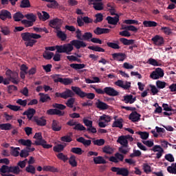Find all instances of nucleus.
<instances>
[{
	"label": "nucleus",
	"mask_w": 176,
	"mask_h": 176,
	"mask_svg": "<svg viewBox=\"0 0 176 176\" xmlns=\"http://www.w3.org/2000/svg\"><path fill=\"white\" fill-rule=\"evenodd\" d=\"M74 46L76 49L79 50L82 47H86L87 44L83 41L72 40L69 43L63 44L62 45H56V53L71 54V52L74 50Z\"/></svg>",
	"instance_id": "1"
},
{
	"label": "nucleus",
	"mask_w": 176,
	"mask_h": 176,
	"mask_svg": "<svg viewBox=\"0 0 176 176\" xmlns=\"http://www.w3.org/2000/svg\"><path fill=\"white\" fill-rule=\"evenodd\" d=\"M21 38L24 41L26 47H32L35 43H36V40L41 39L42 36L41 34L31 33V32H24L21 34Z\"/></svg>",
	"instance_id": "2"
},
{
	"label": "nucleus",
	"mask_w": 176,
	"mask_h": 176,
	"mask_svg": "<svg viewBox=\"0 0 176 176\" xmlns=\"http://www.w3.org/2000/svg\"><path fill=\"white\" fill-rule=\"evenodd\" d=\"M72 91L76 94V96H78L80 98H85L86 97L88 98V100H94L96 98V94L94 93H86L83 91H82V89L79 87H74L72 86L71 87Z\"/></svg>",
	"instance_id": "3"
},
{
	"label": "nucleus",
	"mask_w": 176,
	"mask_h": 176,
	"mask_svg": "<svg viewBox=\"0 0 176 176\" xmlns=\"http://www.w3.org/2000/svg\"><path fill=\"white\" fill-rule=\"evenodd\" d=\"M61 74H54L52 75V79L54 80V83H61L62 85H64L65 86H69V85H71L72 82H74V80L70 78H61Z\"/></svg>",
	"instance_id": "4"
},
{
	"label": "nucleus",
	"mask_w": 176,
	"mask_h": 176,
	"mask_svg": "<svg viewBox=\"0 0 176 176\" xmlns=\"http://www.w3.org/2000/svg\"><path fill=\"white\" fill-rule=\"evenodd\" d=\"M7 79L10 80L14 85H19V74L16 72H12L10 69H8L6 72Z\"/></svg>",
	"instance_id": "5"
},
{
	"label": "nucleus",
	"mask_w": 176,
	"mask_h": 176,
	"mask_svg": "<svg viewBox=\"0 0 176 176\" xmlns=\"http://www.w3.org/2000/svg\"><path fill=\"white\" fill-rule=\"evenodd\" d=\"M163 76H164V70L160 67L156 68L155 71L152 72L150 74V78L154 80L160 79V78H163Z\"/></svg>",
	"instance_id": "6"
},
{
	"label": "nucleus",
	"mask_w": 176,
	"mask_h": 176,
	"mask_svg": "<svg viewBox=\"0 0 176 176\" xmlns=\"http://www.w3.org/2000/svg\"><path fill=\"white\" fill-rule=\"evenodd\" d=\"M49 25L56 31L58 30H61V25H63V21H61V19L58 18H55L50 21Z\"/></svg>",
	"instance_id": "7"
},
{
	"label": "nucleus",
	"mask_w": 176,
	"mask_h": 176,
	"mask_svg": "<svg viewBox=\"0 0 176 176\" xmlns=\"http://www.w3.org/2000/svg\"><path fill=\"white\" fill-rule=\"evenodd\" d=\"M93 19L89 18V16H78L77 17V23L78 27H83L85 24H90L93 23Z\"/></svg>",
	"instance_id": "8"
},
{
	"label": "nucleus",
	"mask_w": 176,
	"mask_h": 176,
	"mask_svg": "<svg viewBox=\"0 0 176 176\" xmlns=\"http://www.w3.org/2000/svg\"><path fill=\"white\" fill-rule=\"evenodd\" d=\"M55 96L67 100V98H69V97H74V92L69 89H66V90L62 93L56 92Z\"/></svg>",
	"instance_id": "9"
},
{
	"label": "nucleus",
	"mask_w": 176,
	"mask_h": 176,
	"mask_svg": "<svg viewBox=\"0 0 176 176\" xmlns=\"http://www.w3.org/2000/svg\"><path fill=\"white\" fill-rule=\"evenodd\" d=\"M116 86H118V87H121L124 90H129L131 87V82L129 81H123L122 80H118L115 82Z\"/></svg>",
	"instance_id": "10"
},
{
	"label": "nucleus",
	"mask_w": 176,
	"mask_h": 176,
	"mask_svg": "<svg viewBox=\"0 0 176 176\" xmlns=\"http://www.w3.org/2000/svg\"><path fill=\"white\" fill-rule=\"evenodd\" d=\"M111 171L116 173L117 175L127 176L129 175V170L126 168L112 167Z\"/></svg>",
	"instance_id": "11"
},
{
	"label": "nucleus",
	"mask_w": 176,
	"mask_h": 176,
	"mask_svg": "<svg viewBox=\"0 0 176 176\" xmlns=\"http://www.w3.org/2000/svg\"><path fill=\"white\" fill-rule=\"evenodd\" d=\"M151 41L153 42V45L156 46H163L164 45V38L159 35H155L151 38Z\"/></svg>",
	"instance_id": "12"
},
{
	"label": "nucleus",
	"mask_w": 176,
	"mask_h": 176,
	"mask_svg": "<svg viewBox=\"0 0 176 176\" xmlns=\"http://www.w3.org/2000/svg\"><path fill=\"white\" fill-rule=\"evenodd\" d=\"M104 94L111 97H116V96H119V92L112 87H104Z\"/></svg>",
	"instance_id": "13"
},
{
	"label": "nucleus",
	"mask_w": 176,
	"mask_h": 176,
	"mask_svg": "<svg viewBox=\"0 0 176 176\" xmlns=\"http://www.w3.org/2000/svg\"><path fill=\"white\" fill-rule=\"evenodd\" d=\"M124 160V155L121 153H116L115 154V157L111 156L109 157V162H112L113 163H119L120 162H123Z\"/></svg>",
	"instance_id": "14"
},
{
	"label": "nucleus",
	"mask_w": 176,
	"mask_h": 176,
	"mask_svg": "<svg viewBox=\"0 0 176 176\" xmlns=\"http://www.w3.org/2000/svg\"><path fill=\"white\" fill-rule=\"evenodd\" d=\"M153 152H158L156 153V159H160L163 156V152L164 150L160 145H155L151 149Z\"/></svg>",
	"instance_id": "15"
},
{
	"label": "nucleus",
	"mask_w": 176,
	"mask_h": 176,
	"mask_svg": "<svg viewBox=\"0 0 176 176\" xmlns=\"http://www.w3.org/2000/svg\"><path fill=\"white\" fill-rule=\"evenodd\" d=\"M129 119L131 120L133 123H135V122H140V120H141V115L137 111H133L129 115Z\"/></svg>",
	"instance_id": "16"
},
{
	"label": "nucleus",
	"mask_w": 176,
	"mask_h": 176,
	"mask_svg": "<svg viewBox=\"0 0 176 176\" xmlns=\"http://www.w3.org/2000/svg\"><path fill=\"white\" fill-rule=\"evenodd\" d=\"M0 19L1 20H6L7 19H12V14L7 10H1L0 11Z\"/></svg>",
	"instance_id": "17"
},
{
	"label": "nucleus",
	"mask_w": 176,
	"mask_h": 176,
	"mask_svg": "<svg viewBox=\"0 0 176 176\" xmlns=\"http://www.w3.org/2000/svg\"><path fill=\"white\" fill-rule=\"evenodd\" d=\"M106 20L108 24H111L112 25H116L118 23H119V14H116V16L113 17L108 16L106 18Z\"/></svg>",
	"instance_id": "18"
},
{
	"label": "nucleus",
	"mask_w": 176,
	"mask_h": 176,
	"mask_svg": "<svg viewBox=\"0 0 176 176\" xmlns=\"http://www.w3.org/2000/svg\"><path fill=\"white\" fill-rule=\"evenodd\" d=\"M89 5H94L95 10H104V3L102 2L93 3V0H88Z\"/></svg>",
	"instance_id": "19"
},
{
	"label": "nucleus",
	"mask_w": 176,
	"mask_h": 176,
	"mask_svg": "<svg viewBox=\"0 0 176 176\" xmlns=\"http://www.w3.org/2000/svg\"><path fill=\"white\" fill-rule=\"evenodd\" d=\"M65 112L57 109H50L47 111V115H57L58 116H64Z\"/></svg>",
	"instance_id": "20"
},
{
	"label": "nucleus",
	"mask_w": 176,
	"mask_h": 176,
	"mask_svg": "<svg viewBox=\"0 0 176 176\" xmlns=\"http://www.w3.org/2000/svg\"><path fill=\"white\" fill-rule=\"evenodd\" d=\"M33 121L36 123L37 126H41V127H43V126H46L47 121L46 119H45V117H34Z\"/></svg>",
	"instance_id": "21"
},
{
	"label": "nucleus",
	"mask_w": 176,
	"mask_h": 176,
	"mask_svg": "<svg viewBox=\"0 0 176 176\" xmlns=\"http://www.w3.org/2000/svg\"><path fill=\"white\" fill-rule=\"evenodd\" d=\"M111 32L110 29L108 28H101L100 27L96 28L94 32L96 34V35H102L104 34H109Z\"/></svg>",
	"instance_id": "22"
},
{
	"label": "nucleus",
	"mask_w": 176,
	"mask_h": 176,
	"mask_svg": "<svg viewBox=\"0 0 176 176\" xmlns=\"http://www.w3.org/2000/svg\"><path fill=\"white\" fill-rule=\"evenodd\" d=\"M96 108L100 109L101 111H105V109H108V108H109V106L107 103L100 101V99H98L96 102Z\"/></svg>",
	"instance_id": "23"
},
{
	"label": "nucleus",
	"mask_w": 176,
	"mask_h": 176,
	"mask_svg": "<svg viewBox=\"0 0 176 176\" xmlns=\"http://www.w3.org/2000/svg\"><path fill=\"white\" fill-rule=\"evenodd\" d=\"M117 142L118 144H120V145H122V146H124V148L129 147V140H126V137L124 135H121L118 137Z\"/></svg>",
	"instance_id": "24"
},
{
	"label": "nucleus",
	"mask_w": 176,
	"mask_h": 176,
	"mask_svg": "<svg viewBox=\"0 0 176 176\" xmlns=\"http://www.w3.org/2000/svg\"><path fill=\"white\" fill-rule=\"evenodd\" d=\"M35 113H36V110L32 108H29L27 111L23 112V115L26 116L28 119H29V120H31V119L34 118Z\"/></svg>",
	"instance_id": "25"
},
{
	"label": "nucleus",
	"mask_w": 176,
	"mask_h": 176,
	"mask_svg": "<svg viewBox=\"0 0 176 176\" xmlns=\"http://www.w3.org/2000/svg\"><path fill=\"white\" fill-rule=\"evenodd\" d=\"M137 100V98H133V95H126L124 96V99L122 101L125 102V104H134L135 101Z\"/></svg>",
	"instance_id": "26"
},
{
	"label": "nucleus",
	"mask_w": 176,
	"mask_h": 176,
	"mask_svg": "<svg viewBox=\"0 0 176 176\" xmlns=\"http://www.w3.org/2000/svg\"><path fill=\"white\" fill-rule=\"evenodd\" d=\"M37 16L39 20H42V21H46V20H49L50 19V14H49L46 11H42V13L38 12Z\"/></svg>",
	"instance_id": "27"
},
{
	"label": "nucleus",
	"mask_w": 176,
	"mask_h": 176,
	"mask_svg": "<svg viewBox=\"0 0 176 176\" xmlns=\"http://www.w3.org/2000/svg\"><path fill=\"white\" fill-rule=\"evenodd\" d=\"M112 57L113 60H116L117 61H124V58H126V54L123 53H114L112 54Z\"/></svg>",
	"instance_id": "28"
},
{
	"label": "nucleus",
	"mask_w": 176,
	"mask_h": 176,
	"mask_svg": "<svg viewBox=\"0 0 176 176\" xmlns=\"http://www.w3.org/2000/svg\"><path fill=\"white\" fill-rule=\"evenodd\" d=\"M33 145H41L43 146V148H44V149H50V148L53 147V145L47 144V142H46L45 140L40 142H35Z\"/></svg>",
	"instance_id": "29"
},
{
	"label": "nucleus",
	"mask_w": 176,
	"mask_h": 176,
	"mask_svg": "<svg viewBox=\"0 0 176 176\" xmlns=\"http://www.w3.org/2000/svg\"><path fill=\"white\" fill-rule=\"evenodd\" d=\"M77 142H80V144H82L84 146H90L91 145V140H86L83 137H80L76 139Z\"/></svg>",
	"instance_id": "30"
},
{
	"label": "nucleus",
	"mask_w": 176,
	"mask_h": 176,
	"mask_svg": "<svg viewBox=\"0 0 176 176\" xmlns=\"http://www.w3.org/2000/svg\"><path fill=\"white\" fill-rule=\"evenodd\" d=\"M61 125H60V122L56 120L52 121V129L53 131H60L61 130Z\"/></svg>",
	"instance_id": "31"
},
{
	"label": "nucleus",
	"mask_w": 176,
	"mask_h": 176,
	"mask_svg": "<svg viewBox=\"0 0 176 176\" xmlns=\"http://www.w3.org/2000/svg\"><path fill=\"white\" fill-rule=\"evenodd\" d=\"M112 127H118V129H123V119L122 118L115 120L112 124Z\"/></svg>",
	"instance_id": "32"
},
{
	"label": "nucleus",
	"mask_w": 176,
	"mask_h": 176,
	"mask_svg": "<svg viewBox=\"0 0 176 176\" xmlns=\"http://www.w3.org/2000/svg\"><path fill=\"white\" fill-rule=\"evenodd\" d=\"M18 142L19 144H21V145L26 146V148H28V146H31V145H32V141L30 140L21 139L18 140Z\"/></svg>",
	"instance_id": "33"
},
{
	"label": "nucleus",
	"mask_w": 176,
	"mask_h": 176,
	"mask_svg": "<svg viewBox=\"0 0 176 176\" xmlns=\"http://www.w3.org/2000/svg\"><path fill=\"white\" fill-rule=\"evenodd\" d=\"M94 162L95 164H107V161L102 156L94 157Z\"/></svg>",
	"instance_id": "34"
},
{
	"label": "nucleus",
	"mask_w": 176,
	"mask_h": 176,
	"mask_svg": "<svg viewBox=\"0 0 176 176\" xmlns=\"http://www.w3.org/2000/svg\"><path fill=\"white\" fill-rule=\"evenodd\" d=\"M93 38V34L90 32H85L82 34V42L83 41H87V42H90Z\"/></svg>",
	"instance_id": "35"
},
{
	"label": "nucleus",
	"mask_w": 176,
	"mask_h": 176,
	"mask_svg": "<svg viewBox=\"0 0 176 176\" xmlns=\"http://www.w3.org/2000/svg\"><path fill=\"white\" fill-rule=\"evenodd\" d=\"M13 129V125L10 123L0 124V130H5L6 131H9Z\"/></svg>",
	"instance_id": "36"
},
{
	"label": "nucleus",
	"mask_w": 176,
	"mask_h": 176,
	"mask_svg": "<svg viewBox=\"0 0 176 176\" xmlns=\"http://www.w3.org/2000/svg\"><path fill=\"white\" fill-rule=\"evenodd\" d=\"M143 25L146 28L157 27V23L153 21H144Z\"/></svg>",
	"instance_id": "37"
},
{
	"label": "nucleus",
	"mask_w": 176,
	"mask_h": 176,
	"mask_svg": "<svg viewBox=\"0 0 176 176\" xmlns=\"http://www.w3.org/2000/svg\"><path fill=\"white\" fill-rule=\"evenodd\" d=\"M56 36L59 39H61V41H67V34L61 31V30H56Z\"/></svg>",
	"instance_id": "38"
},
{
	"label": "nucleus",
	"mask_w": 176,
	"mask_h": 176,
	"mask_svg": "<svg viewBox=\"0 0 176 176\" xmlns=\"http://www.w3.org/2000/svg\"><path fill=\"white\" fill-rule=\"evenodd\" d=\"M10 149H11L10 153L12 156H14V157H17V156L20 155V152H19V151H20V147L11 146Z\"/></svg>",
	"instance_id": "39"
},
{
	"label": "nucleus",
	"mask_w": 176,
	"mask_h": 176,
	"mask_svg": "<svg viewBox=\"0 0 176 176\" xmlns=\"http://www.w3.org/2000/svg\"><path fill=\"white\" fill-rule=\"evenodd\" d=\"M107 45L108 46V47H111V49H114L116 50L120 49V45H119V41H116V43L107 42Z\"/></svg>",
	"instance_id": "40"
},
{
	"label": "nucleus",
	"mask_w": 176,
	"mask_h": 176,
	"mask_svg": "<svg viewBox=\"0 0 176 176\" xmlns=\"http://www.w3.org/2000/svg\"><path fill=\"white\" fill-rule=\"evenodd\" d=\"M10 173H12L13 174H16V175H19L20 173H21V170L19 166H10Z\"/></svg>",
	"instance_id": "41"
},
{
	"label": "nucleus",
	"mask_w": 176,
	"mask_h": 176,
	"mask_svg": "<svg viewBox=\"0 0 176 176\" xmlns=\"http://www.w3.org/2000/svg\"><path fill=\"white\" fill-rule=\"evenodd\" d=\"M38 96H40L41 102H46L47 100H52V98H50V96H49V95L45 94L43 93H39Z\"/></svg>",
	"instance_id": "42"
},
{
	"label": "nucleus",
	"mask_w": 176,
	"mask_h": 176,
	"mask_svg": "<svg viewBox=\"0 0 176 176\" xmlns=\"http://www.w3.org/2000/svg\"><path fill=\"white\" fill-rule=\"evenodd\" d=\"M25 19L33 23H35L36 21V15L34 13L26 14L25 15Z\"/></svg>",
	"instance_id": "43"
},
{
	"label": "nucleus",
	"mask_w": 176,
	"mask_h": 176,
	"mask_svg": "<svg viewBox=\"0 0 176 176\" xmlns=\"http://www.w3.org/2000/svg\"><path fill=\"white\" fill-rule=\"evenodd\" d=\"M70 67L74 69H83V68H86V65L81 63H72L70 65Z\"/></svg>",
	"instance_id": "44"
},
{
	"label": "nucleus",
	"mask_w": 176,
	"mask_h": 176,
	"mask_svg": "<svg viewBox=\"0 0 176 176\" xmlns=\"http://www.w3.org/2000/svg\"><path fill=\"white\" fill-rule=\"evenodd\" d=\"M24 17L25 16L20 12H16L13 16L14 21H21V19H24Z\"/></svg>",
	"instance_id": "45"
},
{
	"label": "nucleus",
	"mask_w": 176,
	"mask_h": 176,
	"mask_svg": "<svg viewBox=\"0 0 176 176\" xmlns=\"http://www.w3.org/2000/svg\"><path fill=\"white\" fill-rule=\"evenodd\" d=\"M162 108L164 111L166 112H173V113H176V109H173V107H169L168 104L164 103L162 104Z\"/></svg>",
	"instance_id": "46"
},
{
	"label": "nucleus",
	"mask_w": 176,
	"mask_h": 176,
	"mask_svg": "<svg viewBox=\"0 0 176 176\" xmlns=\"http://www.w3.org/2000/svg\"><path fill=\"white\" fill-rule=\"evenodd\" d=\"M88 49H89V50H93L94 52H99L101 53H105V50L99 46H89Z\"/></svg>",
	"instance_id": "47"
},
{
	"label": "nucleus",
	"mask_w": 176,
	"mask_h": 176,
	"mask_svg": "<svg viewBox=\"0 0 176 176\" xmlns=\"http://www.w3.org/2000/svg\"><path fill=\"white\" fill-rule=\"evenodd\" d=\"M120 41L122 42L124 45H134V40L133 39L129 40L126 38H120Z\"/></svg>",
	"instance_id": "48"
},
{
	"label": "nucleus",
	"mask_w": 176,
	"mask_h": 176,
	"mask_svg": "<svg viewBox=\"0 0 176 176\" xmlns=\"http://www.w3.org/2000/svg\"><path fill=\"white\" fill-rule=\"evenodd\" d=\"M76 157L75 155H71L69 159V163L72 167H76L78 166V162H76Z\"/></svg>",
	"instance_id": "49"
},
{
	"label": "nucleus",
	"mask_w": 176,
	"mask_h": 176,
	"mask_svg": "<svg viewBox=\"0 0 176 176\" xmlns=\"http://www.w3.org/2000/svg\"><path fill=\"white\" fill-rule=\"evenodd\" d=\"M103 153H107V155H112L113 153V148L110 146H105L102 148Z\"/></svg>",
	"instance_id": "50"
},
{
	"label": "nucleus",
	"mask_w": 176,
	"mask_h": 176,
	"mask_svg": "<svg viewBox=\"0 0 176 176\" xmlns=\"http://www.w3.org/2000/svg\"><path fill=\"white\" fill-rule=\"evenodd\" d=\"M20 8H31V3L30 2V0H22L20 4Z\"/></svg>",
	"instance_id": "51"
},
{
	"label": "nucleus",
	"mask_w": 176,
	"mask_h": 176,
	"mask_svg": "<svg viewBox=\"0 0 176 176\" xmlns=\"http://www.w3.org/2000/svg\"><path fill=\"white\" fill-rule=\"evenodd\" d=\"M53 56H54V53L47 51H45V52L43 54V58H45V60H52Z\"/></svg>",
	"instance_id": "52"
},
{
	"label": "nucleus",
	"mask_w": 176,
	"mask_h": 176,
	"mask_svg": "<svg viewBox=\"0 0 176 176\" xmlns=\"http://www.w3.org/2000/svg\"><path fill=\"white\" fill-rule=\"evenodd\" d=\"M96 20L94 21V23L95 24H97L98 23H101L104 20V16L101 13H98L95 15Z\"/></svg>",
	"instance_id": "53"
},
{
	"label": "nucleus",
	"mask_w": 176,
	"mask_h": 176,
	"mask_svg": "<svg viewBox=\"0 0 176 176\" xmlns=\"http://www.w3.org/2000/svg\"><path fill=\"white\" fill-rule=\"evenodd\" d=\"M51 3L47 4V8H49L50 9H56L57 6H58V3L56 0H51V1H49Z\"/></svg>",
	"instance_id": "54"
},
{
	"label": "nucleus",
	"mask_w": 176,
	"mask_h": 176,
	"mask_svg": "<svg viewBox=\"0 0 176 176\" xmlns=\"http://www.w3.org/2000/svg\"><path fill=\"white\" fill-rule=\"evenodd\" d=\"M53 108L58 109V111H64L67 107L63 104L54 103L52 104Z\"/></svg>",
	"instance_id": "55"
},
{
	"label": "nucleus",
	"mask_w": 176,
	"mask_h": 176,
	"mask_svg": "<svg viewBox=\"0 0 176 176\" xmlns=\"http://www.w3.org/2000/svg\"><path fill=\"white\" fill-rule=\"evenodd\" d=\"M73 129H74V130H76L77 131H86V127H85V126H83L80 123L76 124Z\"/></svg>",
	"instance_id": "56"
},
{
	"label": "nucleus",
	"mask_w": 176,
	"mask_h": 176,
	"mask_svg": "<svg viewBox=\"0 0 176 176\" xmlns=\"http://www.w3.org/2000/svg\"><path fill=\"white\" fill-rule=\"evenodd\" d=\"M43 171H50L51 173H56L57 171V168L51 166H43Z\"/></svg>",
	"instance_id": "57"
},
{
	"label": "nucleus",
	"mask_w": 176,
	"mask_h": 176,
	"mask_svg": "<svg viewBox=\"0 0 176 176\" xmlns=\"http://www.w3.org/2000/svg\"><path fill=\"white\" fill-rule=\"evenodd\" d=\"M94 145H97L98 146H102L104 144H105V140L104 139H97L96 140H93Z\"/></svg>",
	"instance_id": "58"
},
{
	"label": "nucleus",
	"mask_w": 176,
	"mask_h": 176,
	"mask_svg": "<svg viewBox=\"0 0 176 176\" xmlns=\"http://www.w3.org/2000/svg\"><path fill=\"white\" fill-rule=\"evenodd\" d=\"M121 30H126L127 31H132L133 32H137V31H138V29L135 28V26L131 25L122 28Z\"/></svg>",
	"instance_id": "59"
},
{
	"label": "nucleus",
	"mask_w": 176,
	"mask_h": 176,
	"mask_svg": "<svg viewBox=\"0 0 176 176\" xmlns=\"http://www.w3.org/2000/svg\"><path fill=\"white\" fill-rule=\"evenodd\" d=\"M166 85H167V82L164 81H161V80L156 81V86L157 89H164V87H166Z\"/></svg>",
	"instance_id": "60"
},
{
	"label": "nucleus",
	"mask_w": 176,
	"mask_h": 176,
	"mask_svg": "<svg viewBox=\"0 0 176 176\" xmlns=\"http://www.w3.org/2000/svg\"><path fill=\"white\" fill-rule=\"evenodd\" d=\"M147 63L150 64V65H153V67H160L162 65V64L158 63L155 59L152 58H150Z\"/></svg>",
	"instance_id": "61"
},
{
	"label": "nucleus",
	"mask_w": 176,
	"mask_h": 176,
	"mask_svg": "<svg viewBox=\"0 0 176 176\" xmlns=\"http://www.w3.org/2000/svg\"><path fill=\"white\" fill-rule=\"evenodd\" d=\"M71 152H72V153H75L76 155H82V153H83V151L79 147L72 148Z\"/></svg>",
	"instance_id": "62"
},
{
	"label": "nucleus",
	"mask_w": 176,
	"mask_h": 176,
	"mask_svg": "<svg viewBox=\"0 0 176 176\" xmlns=\"http://www.w3.org/2000/svg\"><path fill=\"white\" fill-rule=\"evenodd\" d=\"M56 157L59 159V160H63V162H67L68 160V156L64 155L63 153H59L56 155Z\"/></svg>",
	"instance_id": "63"
},
{
	"label": "nucleus",
	"mask_w": 176,
	"mask_h": 176,
	"mask_svg": "<svg viewBox=\"0 0 176 176\" xmlns=\"http://www.w3.org/2000/svg\"><path fill=\"white\" fill-rule=\"evenodd\" d=\"M25 171H27V173H30V174H35V167L32 165H29L25 168Z\"/></svg>",
	"instance_id": "64"
}]
</instances>
